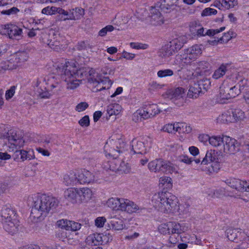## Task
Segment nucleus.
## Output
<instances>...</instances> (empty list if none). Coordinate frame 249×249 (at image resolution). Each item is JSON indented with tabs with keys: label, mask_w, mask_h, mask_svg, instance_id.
<instances>
[{
	"label": "nucleus",
	"mask_w": 249,
	"mask_h": 249,
	"mask_svg": "<svg viewBox=\"0 0 249 249\" xmlns=\"http://www.w3.org/2000/svg\"><path fill=\"white\" fill-rule=\"evenodd\" d=\"M55 73L61 76V79L67 83V88L73 89L77 88L80 83L82 78L87 77L89 83L96 85L97 88L95 91H101L109 89L112 82L107 80V86H104L102 75L92 68H82L77 69L75 62L71 60H62L55 64Z\"/></svg>",
	"instance_id": "nucleus-1"
},
{
	"label": "nucleus",
	"mask_w": 249,
	"mask_h": 249,
	"mask_svg": "<svg viewBox=\"0 0 249 249\" xmlns=\"http://www.w3.org/2000/svg\"><path fill=\"white\" fill-rule=\"evenodd\" d=\"M29 202L32 206L31 216L36 220L43 219L59 203L56 198L42 194L32 195L29 197Z\"/></svg>",
	"instance_id": "nucleus-2"
},
{
	"label": "nucleus",
	"mask_w": 249,
	"mask_h": 249,
	"mask_svg": "<svg viewBox=\"0 0 249 249\" xmlns=\"http://www.w3.org/2000/svg\"><path fill=\"white\" fill-rule=\"evenodd\" d=\"M151 204L159 211L167 214H181L178 199L167 192H161L154 194L151 198Z\"/></svg>",
	"instance_id": "nucleus-3"
},
{
	"label": "nucleus",
	"mask_w": 249,
	"mask_h": 249,
	"mask_svg": "<svg viewBox=\"0 0 249 249\" xmlns=\"http://www.w3.org/2000/svg\"><path fill=\"white\" fill-rule=\"evenodd\" d=\"M24 142V140L17 131L10 130L0 137V150L7 149L9 152L14 151L22 147Z\"/></svg>",
	"instance_id": "nucleus-4"
},
{
	"label": "nucleus",
	"mask_w": 249,
	"mask_h": 249,
	"mask_svg": "<svg viewBox=\"0 0 249 249\" xmlns=\"http://www.w3.org/2000/svg\"><path fill=\"white\" fill-rule=\"evenodd\" d=\"M0 214L4 230L11 234H15L18 231V221L14 210L5 206L2 208Z\"/></svg>",
	"instance_id": "nucleus-5"
},
{
	"label": "nucleus",
	"mask_w": 249,
	"mask_h": 249,
	"mask_svg": "<svg viewBox=\"0 0 249 249\" xmlns=\"http://www.w3.org/2000/svg\"><path fill=\"white\" fill-rule=\"evenodd\" d=\"M202 53V46L196 44L184 49L180 54L176 56L175 63L180 66L189 64L196 60Z\"/></svg>",
	"instance_id": "nucleus-6"
},
{
	"label": "nucleus",
	"mask_w": 249,
	"mask_h": 249,
	"mask_svg": "<svg viewBox=\"0 0 249 249\" xmlns=\"http://www.w3.org/2000/svg\"><path fill=\"white\" fill-rule=\"evenodd\" d=\"M225 29V27H222L219 29H209L208 30L206 33L204 34V29L203 27L200 24L198 21H194L190 24V31L194 36H203L208 35L209 36H214L218 33L223 31Z\"/></svg>",
	"instance_id": "nucleus-7"
},
{
	"label": "nucleus",
	"mask_w": 249,
	"mask_h": 249,
	"mask_svg": "<svg viewBox=\"0 0 249 249\" xmlns=\"http://www.w3.org/2000/svg\"><path fill=\"white\" fill-rule=\"evenodd\" d=\"M125 146V142L123 139H112L107 142L105 149L106 151H109V155L117 157L119 153H122L124 150Z\"/></svg>",
	"instance_id": "nucleus-8"
},
{
	"label": "nucleus",
	"mask_w": 249,
	"mask_h": 249,
	"mask_svg": "<svg viewBox=\"0 0 249 249\" xmlns=\"http://www.w3.org/2000/svg\"><path fill=\"white\" fill-rule=\"evenodd\" d=\"M0 33L8 36L10 38L13 39L19 40L22 37V29L13 24L1 25Z\"/></svg>",
	"instance_id": "nucleus-9"
},
{
	"label": "nucleus",
	"mask_w": 249,
	"mask_h": 249,
	"mask_svg": "<svg viewBox=\"0 0 249 249\" xmlns=\"http://www.w3.org/2000/svg\"><path fill=\"white\" fill-rule=\"evenodd\" d=\"M152 140L150 138H146L143 142L133 139L132 141V151L134 154H145L151 147Z\"/></svg>",
	"instance_id": "nucleus-10"
},
{
	"label": "nucleus",
	"mask_w": 249,
	"mask_h": 249,
	"mask_svg": "<svg viewBox=\"0 0 249 249\" xmlns=\"http://www.w3.org/2000/svg\"><path fill=\"white\" fill-rule=\"evenodd\" d=\"M239 144L234 139L226 136L221 149L226 154H233L239 150Z\"/></svg>",
	"instance_id": "nucleus-11"
},
{
	"label": "nucleus",
	"mask_w": 249,
	"mask_h": 249,
	"mask_svg": "<svg viewBox=\"0 0 249 249\" xmlns=\"http://www.w3.org/2000/svg\"><path fill=\"white\" fill-rule=\"evenodd\" d=\"M140 209V207L132 201L126 198H121L119 211L132 213L137 212Z\"/></svg>",
	"instance_id": "nucleus-12"
},
{
	"label": "nucleus",
	"mask_w": 249,
	"mask_h": 249,
	"mask_svg": "<svg viewBox=\"0 0 249 249\" xmlns=\"http://www.w3.org/2000/svg\"><path fill=\"white\" fill-rule=\"evenodd\" d=\"M77 170L78 184H83L93 182L96 180L93 174L86 169Z\"/></svg>",
	"instance_id": "nucleus-13"
},
{
	"label": "nucleus",
	"mask_w": 249,
	"mask_h": 249,
	"mask_svg": "<svg viewBox=\"0 0 249 249\" xmlns=\"http://www.w3.org/2000/svg\"><path fill=\"white\" fill-rule=\"evenodd\" d=\"M149 22L153 26H159L164 22L163 17L157 6L152 7L150 10Z\"/></svg>",
	"instance_id": "nucleus-14"
},
{
	"label": "nucleus",
	"mask_w": 249,
	"mask_h": 249,
	"mask_svg": "<svg viewBox=\"0 0 249 249\" xmlns=\"http://www.w3.org/2000/svg\"><path fill=\"white\" fill-rule=\"evenodd\" d=\"M225 183L231 188L240 192H246V186L247 185L246 180H243L235 178H230L225 180Z\"/></svg>",
	"instance_id": "nucleus-15"
},
{
	"label": "nucleus",
	"mask_w": 249,
	"mask_h": 249,
	"mask_svg": "<svg viewBox=\"0 0 249 249\" xmlns=\"http://www.w3.org/2000/svg\"><path fill=\"white\" fill-rule=\"evenodd\" d=\"M19 148H18L13 151L12 157L15 160L24 161L25 160H31L34 159V156L33 151L18 150Z\"/></svg>",
	"instance_id": "nucleus-16"
},
{
	"label": "nucleus",
	"mask_w": 249,
	"mask_h": 249,
	"mask_svg": "<svg viewBox=\"0 0 249 249\" xmlns=\"http://www.w3.org/2000/svg\"><path fill=\"white\" fill-rule=\"evenodd\" d=\"M77 170H71L63 175V183L66 186H74L78 184Z\"/></svg>",
	"instance_id": "nucleus-17"
},
{
	"label": "nucleus",
	"mask_w": 249,
	"mask_h": 249,
	"mask_svg": "<svg viewBox=\"0 0 249 249\" xmlns=\"http://www.w3.org/2000/svg\"><path fill=\"white\" fill-rule=\"evenodd\" d=\"M47 40H44V43H46L51 48L57 51L60 49V40L61 38L59 35L55 34L54 33L51 35H48Z\"/></svg>",
	"instance_id": "nucleus-18"
},
{
	"label": "nucleus",
	"mask_w": 249,
	"mask_h": 249,
	"mask_svg": "<svg viewBox=\"0 0 249 249\" xmlns=\"http://www.w3.org/2000/svg\"><path fill=\"white\" fill-rule=\"evenodd\" d=\"M229 81H225L220 87L219 93L218 95V102L221 104L226 103V101L230 99L228 97L229 94Z\"/></svg>",
	"instance_id": "nucleus-19"
},
{
	"label": "nucleus",
	"mask_w": 249,
	"mask_h": 249,
	"mask_svg": "<svg viewBox=\"0 0 249 249\" xmlns=\"http://www.w3.org/2000/svg\"><path fill=\"white\" fill-rule=\"evenodd\" d=\"M65 198L68 201L73 203L79 202V189L75 188H69L64 191Z\"/></svg>",
	"instance_id": "nucleus-20"
},
{
	"label": "nucleus",
	"mask_w": 249,
	"mask_h": 249,
	"mask_svg": "<svg viewBox=\"0 0 249 249\" xmlns=\"http://www.w3.org/2000/svg\"><path fill=\"white\" fill-rule=\"evenodd\" d=\"M107 224L110 229L114 230H121L124 228L123 221L116 215H110L108 218Z\"/></svg>",
	"instance_id": "nucleus-21"
},
{
	"label": "nucleus",
	"mask_w": 249,
	"mask_h": 249,
	"mask_svg": "<svg viewBox=\"0 0 249 249\" xmlns=\"http://www.w3.org/2000/svg\"><path fill=\"white\" fill-rule=\"evenodd\" d=\"M35 91L36 95L42 99L50 98L51 94L46 90V88L42 87L41 82L37 80L35 84Z\"/></svg>",
	"instance_id": "nucleus-22"
},
{
	"label": "nucleus",
	"mask_w": 249,
	"mask_h": 249,
	"mask_svg": "<svg viewBox=\"0 0 249 249\" xmlns=\"http://www.w3.org/2000/svg\"><path fill=\"white\" fill-rule=\"evenodd\" d=\"M238 4L237 0H216L214 2V6L219 9L222 7L229 9L233 8Z\"/></svg>",
	"instance_id": "nucleus-23"
},
{
	"label": "nucleus",
	"mask_w": 249,
	"mask_h": 249,
	"mask_svg": "<svg viewBox=\"0 0 249 249\" xmlns=\"http://www.w3.org/2000/svg\"><path fill=\"white\" fill-rule=\"evenodd\" d=\"M79 202H86L91 199L93 196L91 190L88 188L79 189Z\"/></svg>",
	"instance_id": "nucleus-24"
},
{
	"label": "nucleus",
	"mask_w": 249,
	"mask_h": 249,
	"mask_svg": "<svg viewBox=\"0 0 249 249\" xmlns=\"http://www.w3.org/2000/svg\"><path fill=\"white\" fill-rule=\"evenodd\" d=\"M142 109L146 119L155 116L161 111L159 107L155 104L149 105Z\"/></svg>",
	"instance_id": "nucleus-25"
},
{
	"label": "nucleus",
	"mask_w": 249,
	"mask_h": 249,
	"mask_svg": "<svg viewBox=\"0 0 249 249\" xmlns=\"http://www.w3.org/2000/svg\"><path fill=\"white\" fill-rule=\"evenodd\" d=\"M84 15V10L81 8L76 7L70 10L69 17L64 18V20H78L80 19Z\"/></svg>",
	"instance_id": "nucleus-26"
},
{
	"label": "nucleus",
	"mask_w": 249,
	"mask_h": 249,
	"mask_svg": "<svg viewBox=\"0 0 249 249\" xmlns=\"http://www.w3.org/2000/svg\"><path fill=\"white\" fill-rule=\"evenodd\" d=\"M119 163L120 160L114 158L107 162H105L102 165L103 167L106 170H109L112 171L117 172Z\"/></svg>",
	"instance_id": "nucleus-27"
},
{
	"label": "nucleus",
	"mask_w": 249,
	"mask_h": 249,
	"mask_svg": "<svg viewBox=\"0 0 249 249\" xmlns=\"http://www.w3.org/2000/svg\"><path fill=\"white\" fill-rule=\"evenodd\" d=\"M175 53L172 50L171 45L168 43L162 47L159 52V55L160 57L164 58L165 60H168L169 57L173 55Z\"/></svg>",
	"instance_id": "nucleus-28"
},
{
	"label": "nucleus",
	"mask_w": 249,
	"mask_h": 249,
	"mask_svg": "<svg viewBox=\"0 0 249 249\" xmlns=\"http://www.w3.org/2000/svg\"><path fill=\"white\" fill-rule=\"evenodd\" d=\"M229 94L228 97H230V99L234 98L238 95L241 92L243 88L240 84H236L232 86L231 82H229Z\"/></svg>",
	"instance_id": "nucleus-29"
},
{
	"label": "nucleus",
	"mask_w": 249,
	"mask_h": 249,
	"mask_svg": "<svg viewBox=\"0 0 249 249\" xmlns=\"http://www.w3.org/2000/svg\"><path fill=\"white\" fill-rule=\"evenodd\" d=\"M185 42L183 40V37H179L174 39L168 43L175 53L179 50L183 46Z\"/></svg>",
	"instance_id": "nucleus-30"
},
{
	"label": "nucleus",
	"mask_w": 249,
	"mask_h": 249,
	"mask_svg": "<svg viewBox=\"0 0 249 249\" xmlns=\"http://www.w3.org/2000/svg\"><path fill=\"white\" fill-rule=\"evenodd\" d=\"M231 114L233 122L243 121L246 118L245 112L239 108L233 109Z\"/></svg>",
	"instance_id": "nucleus-31"
},
{
	"label": "nucleus",
	"mask_w": 249,
	"mask_h": 249,
	"mask_svg": "<svg viewBox=\"0 0 249 249\" xmlns=\"http://www.w3.org/2000/svg\"><path fill=\"white\" fill-rule=\"evenodd\" d=\"M162 165V160L157 159L150 161L148 164V167L151 171L158 172L161 171Z\"/></svg>",
	"instance_id": "nucleus-32"
},
{
	"label": "nucleus",
	"mask_w": 249,
	"mask_h": 249,
	"mask_svg": "<svg viewBox=\"0 0 249 249\" xmlns=\"http://www.w3.org/2000/svg\"><path fill=\"white\" fill-rule=\"evenodd\" d=\"M226 136H213L211 137L210 139V144L214 147H217L219 148L221 151L223 143L224 142V138Z\"/></svg>",
	"instance_id": "nucleus-33"
},
{
	"label": "nucleus",
	"mask_w": 249,
	"mask_h": 249,
	"mask_svg": "<svg viewBox=\"0 0 249 249\" xmlns=\"http://www.w3.org/2000/svg\"><path fill=\"white\" fill-rule=\"evenodd\" d=\"M176 132L179 134L189 133L192 131V128L185 123H176Z\"/></svg>",
	"instance_id": "nucleus-34"
},
{
	"label": "nucleus",
	"mask_w": 249,
	"mask_h": 249,
	"mask_svg": "<svg viewBox=\"0 0 249 249\" xmlns=\"http://www.w3.org/2000/svg\"><path fill=\"white\" fill-rule=\"evenodd\" d=\"M202 92L199 85L197 83H195L193 85L190 86L187 95L190 98H197L199 94Z\"/></svg>",
	"instance_id": "nucleus-35"
},
{
	"label": "nucleus",
	"mask_w": 249,
	"mask_h": 249,
	"mask_svg": "<svg viewBox=\"0 0 249 249\" xmlns=\"http://www.w3.org/2000/svg\"><path fill=\"white\" fill-rule=\"evenodd\" d=\"M122 107L118 104H112L107 107V111L109 116L117 115L122 111Z\"/></svg>",
	"instance_id": "nucleus-36"
},
{
	"label": "nucleus",
	"mask_w": 249,
	"mask_h": 249,
	"mask_svg": "<svg viewBox=\"0 0 249 249\" xmlns=\"http://www.w3.org/2000/svg\"><path fill=\"white\" fill-rule=\"evenodd\" d=\"M216 160L217 158L214 151L211 150L207 152L205 157L201 161V164L206 165L212 162H216Z\"/></svg>",
	"instance_id": "nucleus-37"
},
{
	"label": "nucleus",
	"mask_w": 249,
	"mask_h": 249,
	"mask_svg": "<svg viewBox=\"0 0 249 249\" xmlns=\"http://www.w3.org/2000/svg\"><path fill=\"white\" fill-rule=\"evenodd\" d=\"M121 198L111 197L107 201V206L113 210L119 211Z\"/></svg>",
	"instance_id": "nucleus-38"
},
{
	"label": "nucleus",
	"mask_w": 249,
	"mask_h": 249,
	"mask_svg": "<svg viewBox=\"0 0 249 249\" xmlns=\"http://www.w3.org/2000/svg\"><path fill=\"white\" fill-rule=\"evenodd\" d=\"M161 171L163 173L172 174L176 171V168L170 162L164 161L162 160Z\"/></svg>",
	"instance_id": "nucleus-39"
},
{
	"label": "nucleus",
	"mask_w": 249,
	"mask_h": 249,
	"mask_svg": "<svg viewBox=\"0 0 249 249\" xmlns=\"http://www.w3.org/2000/svg\"><path fill=\"white\" fill-rule=\"evenodd\" d=\"M210 68V65L208 62L201 61L198 63L196 69L198 71L197 72L199 73L200 74H204L208 71Z\"/></svg>",
	"instance_id": "nucleus-40"
},
{
	"label": "nucleus",
	"mask_w": 249,
	"mask_h": 249,
	"mask_svg": "<svg viewBox=\"0 0 249 249\" xmlns=\"http://www.w3.org/2000/svg\"><path fill=\"white\" fill-rule=\"evenodd\" d=\"M238 231H240L238 229L229 228L226 231V233L228 239L231 241L237 242V234Z\"/></svg>",
	"instance_id": "nucleus-41"
},
{
	"label": "nucleus",
	"mask_w": 249,
	"mask_h": 249,
	"mask_svg": "<svg viewBox=\"0 0 249 249\" xmlns=\"http://www.w3.org/2000/svg\"><path fill=\"white\" fill-rule=\"evenodd\" d=\"M171 0H160L159 3L157 4L156 6L161 10H166L174 9L175 5L171 3Z\"/></svg>",
	"instance_id": "nucleus-42"
},
{
	"label": "nucleus",
	"mask_w": 249,
	"mask_h": 249,
	"mask_svg": "<svg viewBox=\"0 0 249 249\" xmlns=\"http://www.w3.org/2000/svg\"><path fill=\"white\" fill-rule=\"evenodd\" d=\"M184 89L182 88H178L172 91L171 99L173 100L181 99L184 95Z\"/></svg>",
	"instance_id": "nucleus-43"
},
{
	"label": "nucleus",
	"mask_w": 249,
	"mask_h": 249,
	"mask_svg": "<svg viewBox=\"0 0 249 249\" xmlns=\"http://www.w3.org/2000/svg\"><path fill=\"white\" fill-rule=\"evenodd\" d=\"M227 71L226 65L222 64L214 71L213 75V77L215 79H218L223 76L225 74Z\"/></svg>",
	"instance_id": "nucleus-44"
},
{
	"label": "nucleus",
	"mask_w": 249,
	"mask_h": 249,
	"mask_svg": "<svg viewBox=\"0 0 249 249\" xmlns=\"http://www.w3.org/2000/svg\"><path fill=\"white\" fill-rule=\"evenodd\" d=\"M101 236L100 234H92L88 236L87 241L91 245L97 246L102 242Z\"/></svg>",
	"instance_id": "nucleus-45"
},
{
	"label": "nucleus",
	"mask_w": 249,
	"mask_h": 249,
	"mask_svg": "<svg viewBox=\"0 0 249 249\" xmlns=\"http://www.w3.org/2000/svg\"><path fill=\"white\" fill-rule=\"evenodd\" d=\"M217 120L221 123H229L233 122L231 113L230 112H226L219 115L217 118Z\"/></svg>",
	"instance_id": "nucleus-46"
},
{
	"label": "nucleus",
	"mask_w": 249,
	"mask_h": 249,
	"mask_svg": "<svg viewBox=\"0 0 249 249\" xmlns=\"http://www.w3.org/2000/svg\"><path fill=\"white\" fill-rule=\"evenodd\" d=\"M142 119H146L144 111L142 108L137 110L133 113L132 116V120L135 122L141 121Z\"/></svg>",
	"instance_id": "nucleus-47"
},
{
	"label": "nucleus",
	"mask_w": 249,
	"mask_h": 249,
	"mask_svg": "<svg viewBox=\"0 0 249 249\" xmlns=\"http://www.w3.org/2000/svg\"><path fill=\"white\" fill-rule=\"evenodd\" d=\"M160 184L162 185L164 188L169 189L172 188V179L170 178L167 177H162L160 178Z\"/></svg>",
	"instance_id": "nucleus-48"
},
{
	"label": "nucleus",
	"mask_w": 249,
	"mask_h": 249,
	"mask_svg": "<svg viewBox=\"0 0 249 249\" xmlns=\"http://www.w3.org/2000/svg\"><path fill=\"white\" fill-rule=\"evenodd\" d=\"M226 195L225 189L222 188L211 191L209 195L213 198H219Z\"/></svg>",
	"instance_id": "nucleus-49"
},
{
	"label": "nucleus",
	"mask_w": 249,
	"mask_h": 249,
	"mask_svg": "<svg viewBox=\"0 0 249 249\" xmlns=\"http://www.w3.org/2000/svg\"><path fill=\"white\" fill-rule=\"evenodd\" d=\"M59 7L47 6L42 9L41 13L47 15H53L58 14Z\"/></svg>",
	"instance_id": "nucleus-50"
},
{
	"label": "nucleus",
	"mask_w": 249,
	"mask_h": 249,
	"mask_svg": "<svg viewBox=\"0 0 249 249\" xmlns=\"http://www.w3.org/2000/svg\"><path fill=\"white\" fill-rule=\"evenodd\" d=\"M237 242L244 241V242L249 243V234L240 229V231H238L237 234Z\"/></svg>",
	"instance_id": "nucleus-51"
},
{
	"label": "nucleus",
	"mask_w": 249,
	"mask_h": 249,
	"mask_svg": "<svg viewBox=\"0 0 249 249\" xmlns=\"http://www.w3.org/2000/svg\"><path fill=\"white\" fill-rule=\"evenodd\" d=\"M130 171V168L129 164L124 161L120 160L118 171L121 172L122 173L127 174Z\"/></svg>",
	"instance_id": "nucleus-52"
},
{
	"label": "nucleus",
	"mask_w": 249,
	"mask_h": 249,
	"mask_svg": "<svg viewBox=\"0 0 249 249\" xmlns=\"http://www.w3.org/2000/svg\"><path fill=\"white\" fill-rule=\"evenodd\" d=\"M13 56L15 57L16 60L18 62L19 64L23 62L26 61L28 56L27 53L25 52H19L14 54Z\"/></svg>",
	"instance_id": "nucleus-53"
},
{
	"label": "nucleus",
	"mask_w": 249,
	"mask_h": 249,
	"mask_svg": "<svg viewBox=\"0 0 249 249\" xmlns=\"http://www.w3.org/2000/svg\"><path fill=\"white\" fill-rule=\"evenodd\" d=\"M173 74L174 71L171 69L161 70L157 72V76L160 78L172 76Z\"/></svg>",
	"instance_id": "nucleus-54"
},
{
	"label": "nucleus",
	"mask_w": 249,
	"mask_h": 249,
	"mask_svg": "<svg viewBox=\"0 0 249 249\" xmlns=\"http://www.w3.org/2000/svg\"><path fill=\"white\" fill-rule=\"evenodd\" d=\"M176 126H177L176 123L174 124H168L163 126L162 130L164 132H166L168 133H175L176 132Z\"/></svg>",
	"instance_id": "nucleus-55"
},
{
	"label": "nucleus",
	"mask_w": 249,
	"mask_h": 249,
	"mask_svg": "<svg viewBox=\"0 0 249 249\" xmlns=\"http://www.w3.org/2000/svg\"><path fill=\"white\" fill-rule=\"evenodd\" d=\"M197 84L200 87L201 92H202V89L207 90L211 86V82L208 79L200 80Z\"/></svg>",
	"instance_id": "nucleus-56"
},
{
	"label": "nucleus",
	"mask_w": 249,
	"mask_h": 249,
	"mask_svg": "<svg viewBox=\"0 0 249 249\" xmlns=\"http://www.w3.org/2000/svg\"><path fill=\"white\" fill-rule=\"evenodd\" d=\"M172 233H173V234L177 233L178 234L182 233V232H184V227H182L179 223L175 222H172Z\"/></svg>",
	"instance_id": "nucleus-57"
},
{
	"label": "nucleus",
	"mask_w": 249,
	"mask_h": 249,
	"mask_svg": "<svg viewBox=\"0 0 249 249\" xmlns=\"http://www.w3.org/2000/svg\"><path fill=\"white\" fill-rule=\"evenodd\" d=\"M14 58H15L13 55L11 56L9 60H6V63L8 64L6 68H10V70H13L16 69L17 67H18L19 65L17 60L14 59Z\"/></svg>",
	"instance_id": "nucleus-58"
},
{
	"label": "nucleus",
	"mask_w": 249,
	"mask_h": 249,
	"mask_svg": "<svg viewBox=\"0 0 249 249\" xmlns=\"http://www.w3.org/2000/svg\"><path fill=\"white\" fill-rule=\"evenodd\" d=\"M115 28L111 25H108L100 30L98 33V35L101 36H105L107 32H110L114 30Z\"/></svg>",
	"instance_id": "nucleus-59"
},
{
	"label": "nucleus",
	"mask_w": 249,
	"mask_h": 249,
	"mask_svg": "<svg viewBox=\"0 0 249 249\" xmlns=\"http://www.w3.org/2000/svg\"><path fill=\"white\" fill-rule=\"evenodd\" d=\"M217 13V12L216 10L208 7L204 9L202 11L201 15L202 17L210 16L213 15H216Z\"/></svg>",
	"instance_id": "nucleus-60"
},
{
	"label": "nucleus",
	"mask_w": 249,
	"mask_h": 249,
	"mask_svg": "<svg viewBox=\"0 0 249 249\" xmlns=\"http://www.w3.org/2000/svg\"><path fill=\"white\" fill-rule=\"evenodd\" d=\"M230 35V33H225L224 35L221 37H215V39L213 41H212V42L214 44L219 42H222V41H227L232 37V36Z\"/></svg>",
	"instance_id": "nucleus-61"
},
{
	"label": "nucleus",
	"mask_w": 249,
	"mask_h": 249,
	"mask_svg": "<svg viewBox=\"0 0 249 249\" xmlns=\"http://www.w3.org/2000/svg\"><path fill=\"white\" fill-rule=\"evenodd\" d=\"M130 46L132 49H142V50H145L148 48V45L147 44H143L142 43H135V42H131L130 43Z\"/></svg>",
	"instance_id": "nucleus-62"
},
{
	"label": "nucleus",
	"mask_w": 249,
	"mask_h": 249,
	"mask_svg": "<svg viewBox=\"0 0 249 249\" xmlns=\"http://www.w3.org/2000/svg\"><path fill=\"white\" fill-rule=\"evenodd\" d=\"M69 224L70 220H68L67 219H61L58 220L56 223V225L59 228L68 231Z\"/></svg>",
	"instance_id": "nucleus-63"
},
{
	"label": "nucleus",
	"mask_w": 249,
	"mask_h": 249,
	"mask_svg": "<svg viewBox=\"0 0 249 249\" xmlns=\"http://www.w3.org/2000/svg\"><path fill=\"white\" fill-rule=\"evenodd\" d=\"M79 124L82 127H88L89 125L90 121L89 116L85 115L78 122Z\"/></svg>",
	"instance_id": "nucleus-64"
}]
</instances>
